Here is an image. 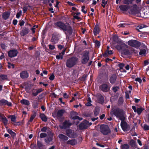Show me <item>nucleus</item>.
Masks as SVG:
<instances>
[{"mask_svg": "<svg viewBox=\"0 0 149 149\" xmlns=\"http://www.w3.org/2000/svg\"><path fill=\"white\" fill-rule=\"evenodd\" d=\"M100 31V28L99 25L98 24H96L93 30V33L95 36H96L97 34H99Z\"/></svg>", "mask_w": 149, "mask_h": 149, "instance_id": "nucleus-21", "label": "nucleus"}, {"mask_svg": "<svg viewBox=\"0 0 149 149\" xmlns=\"http://www.w3.org/2000/svg\"><path fill=\"white\" fill-rule=\"evenodd\" d=\"M109 55L107 53V50L103 54V56L104 58H106L107 56H108Z\"/></svg>", "mask_w": 149, "mask_h": 149, "instance_id": "nucleus-58", "label": "nucleus"}, {"mask_svg": "<svg viewBox=\"0 0 149 149\" xmlns=\"http://www.w3.org/2000/svg\"><path fill=\"white\" fill-rule=\"evenodd\" d=\"M9 118H10L11 121L15 122L16 120V117L14 115H10Z\"/></svg>", "mask_w": 149, "mask_h": 149, "instance_id": "nucleus-36", "label": "nucleus"}, {"mask_svg": "<svg viewBox=\"0 0 149 149\" xmlns=\"http://www.w3.org/2000/svg\"><path fill=\"white\" fill-rule=\"evenodd\" d=\"M47 134L45 133H41L40 134V137L41 138H43L47 137Z\"/></svg>", "mask_w": 149, "mask_h": 149, "instance_id": "nucleus-46", "label": "nucleus"}, {"mask_svg": "<svg viewBox=\"0 0 149 149\" xmlns=\"http://www.w3.org/2000/svg\"><path fill=\"white\" fill-rule=\"evenodd\" d=\"M1 46L2 49H5L6 46L4 44L1 43Z\"/></svg>", "mask_w": 149, "mask_h": 149, "instance_id": "nucleus-64", "label": "nucleus"}, {"mask_svg": "<svg viewBox=\"0 0 149 149\" xmlns=\"http://www.w3.org/2000/svg\"><path fill=\"white\" fill-rule=\"evenodd\" d=\"M143 129L144 130H149V126L146 124H145L143 125Z\"/></svg>", "mask_w": 149, "mask_h": 149, "instance_id": "nucleus-48", "label": "nucleus"}, {"mask_svg": "<svg viewBox=\"0 0 149 149\" xmlns=\"http://www.w3.org/2000/svg\"><path fill=\"white\" fill-rule=\"evenodd\" d=\"M18 53L17 50L16 49L10 50L8 52V56L10 58L16 56Z\"/></svg>", "mask_w": 149, "mask_h": 149, "instance_id": "nucleus-12", "label": "nucleus"}, {"mask_svg": "<svg viewBox=\"0 0 149 149\" xmlns=\"http://www.w3.org/2000/svg\"><path fill=\"white\" fill-rule=\"evenodd\" d=\"M58 137L60 140H62L64 141H67L68 139V138L67 136L62 134H59L58 135Z\"/></svg>", "mask_w": 149, "mask_h": 149, "instance_id": "nucleus-22", "label": "nucleus"}, {"mask_svg": "<svg viewBox=\"0 0 149 149\" xmlns=\"http://www.w3.org/2000/svg\"><path fill=\"white\" fill-rule=\"evenodd\" d=\"M65 111L64 109H60L58 110L57 113V116L58 117H61L65 113Z\"/></svg>", "mask_w": 149, "mask_h": 149, "instance_id": "nucleus-26", "label": "nucleus"}, {"mask_svg": "<svg viewBox=\"0 0 149 149\" xmlns=\"http://www.w3.org/2000/svg\"><path fill=\"white\" fill-rule=\"evenodd\" d=\"M123 50V52L124 54L125 55H131L132 54L129 50L127 49H125Z\"/></svg>", "mask_w": 149, "mask_h": 149, "instance_id": "nucleus-41", "label": "nucleus"}, {"mask_svg": "<svg viewBox=\"0 0 149 149\" xmlns=\"http://www.w3.org/2000/svg\"><path fill=\"white\" fill-rule=\"evenodd\" d=\"M66 135L70 138H73L77 136L76 134L72 130L70 129L66 130Z\"/></svg>", "mask_w": 149, "mask_h": 149, "instance_id": "nucleus-13", "label": "nucleus"}, {"mask_svg": "<svg viewBox=\"0 0 149 149\" xmlns=\"http://www.w3.org/2000/svg\"><path fill=\"white\" fill-rule=\"evenodd\" d=\"M21 124H22V121H18L17 122H15L14 123V125L15 126H17L18 125H19Z\"/></svg>", "mask_w": 149, "mask_h": 149, "instance_id": "nucleus-51", "label": "nucleus"}, {"mask_svg": "<svg viewBox=\"0 0 149 149\" xmlns=\"http://www.w3.org/2000/svg\"><path fill=\"white\" fill-rule=\"evenodd\" d=\"M79 127L80 130H82L87 129V126L84 123H81L79 124Z\"/></svg>", "mask_w": 149, "mask_h": 149, "instance_id": "nucleus-27", "label": "nucleus"}, {"mask_svg": "<svg viewBox=\"0 0 149 149\" xmlns=\"http://www.w3.org/2000/svg\"><path fill=\"white\" fill-rule=\"evenodd\" d=\"M7 132L11 135L13 138L16 135V133L13 132L10 129H8L7 130Z\"/></svg>", "mask_w": 149, "mask_h": 149, "instance_id": "nucleus-34", "label": "nucleus"}, {"mask_svg": "<svg viewBox=\"0 0 149 149\" xmlns=\"http://www.w3.org/2000/svg\"><path fill=\"white\" fill-rule=\"evenodd\" d=\"M77 143L75 139H72L68 140L67 142V143L68 144H70L72 145H74Z\"/></svg>", "mask_w": 149, "mask_h": 149, "instance_id": "nucleus-32", "label": "nucleus"}, {"mask_svg": "<svg viewBox=\"0 0 149 149\" xmlns=\"http://www.w3.org/2000/svg\"><path fill=\"white\" fill-rule=\"evenodd\" d=\"M72 125V123L69 120H66L62 124L59 125V127L61 129H65L69 128Z\"/></svg>", "mask_w": 149, "mask_h": 149, "instance_id": "nucleus-10", "label": "nucleus"}, {"mask_svg": "<svg viewBox=\"0 0 149 149\" xmlns=\"http://www.w3.org/2000/svg\"><path fill=\"white\" fill-rule=\"evenodd\" d=\"M130 6L129 5H122L119 6V8L121 10L123 11H127L128 9H130Z\"/></svg>", "mask_w": 149, "mask_h": 149, "instance_id": "nucleus-20", "label": "nucleus"}, {"mask_svg": "<svg viewBox=\"0 0 149 149\" xmlns=\"http://www.w3.org/2000/svg\"><path fill=\"white\" fill-rule=\"evenodd\" d=\"M21 13L22 11L21 10H20L17 13L16 15V17L17 18H19L20 17Z\"/></svg>", "mask_w": 149, "mask_h": 149, "instance_id": "nucleus-55", "label": "nucleus"}, {"mask_svg": "<svg viewBox=\"0 0 149 149\" xmlns=\"http://www.w3.org/2000/svg\"><path fill=\"white\" fill-rule=\"evenodd\" d=\"M110 86L107 83H103L99 86V89L104 93L109 92L110 90Z\"/></svg>", "mask_w": 149, "mask_h": 149, "instance_id": "nucleus-8", "label": "nucleus"}, {"mask_svg": "<svg viewBox=\"0 0 149 149\" xmlns=\"http://www.w3.org/2000/svg\"><path fill=\"white\" fill-rule=\"evenodd\" d=\"M0 118L1 120V121L3 123L4 125L6 127L8 123V120L4 116H0Z\"/></svg>", "mask_w": 149, "mask_h": 149, "instance_id": "nucleus-23", "label": "nucleus"}, {"mask_svg": "<svg viewBox=\"0 0 149 149\" xmlns=\"http://www.w3.org/2000/svg\"><path fill=\"white\" fill-rule=\"evenodd\" d=\"M85 8V6H83L81 7V11L83 12L84 13L86 14V11H85L84 10V9Z\"/></svg>", "mask_w": 149, "mask_h": 149, "instance_id": "nucleus-62", "label": "nucleus"}, {"mask_svg": "<svg viewBox=\"0 0 149 149\" xmlns=\"http://www.w3.org/2000/svg\"><path fill=\"white\" fill-rule=\"evenodd\" d=\"M97 97L98 102L101 104H102L104 102L103 96L101 94L99 93L97 94Z\"/></svg>", "mask_w": 149, "mask_h": 149, "instance_id": "nucleus-16", "label": "nucleus"}, {"mask_svg": "<svg viewBox=\"0 0 149 149\" xmlns=\"http://www.w3.org/2000/svg\"><path fill=\"white\" fill-rule=\"evenodd\" d=\"M47 127L46 126L42 128H41L40 129V130L41 132H47Z\"/></svg>", "mask_w": 149, "mask_h": 149, "instance_id": "nucleus-57", "label": "nucleus"}, {"mask_svg": "<svg viewBox=\"0 0 149 149\" xmlns=\"http://www.w3.org/2000/svg\"><path fill=\"white\" fill-rule=\"evenodd\" d=\"M43 91L42 88L39 89H33L32 90V95L33 96H36L38 94Z\"/></svg>", "mask_w": 149, "mask_h": 149, "instance_id": "nucleus-18", "label": "nucleus"}, {"mask_svg": "<svg viewBox=\"0 0 149 149\" xmlns=\"http://www.w3.org/2000/svg\"><path fill=\"white\" fill-rule=\"evenodd\" d=\"M20 77L22 79H26L29 76V73L27 71H23L20 73Z\"/></svg>", "mask_w": 149, "mask_h": 149, "instance_id": "nucleus-19", "label": "nucleus"}, {"mask_svg": "<svg viewBox=\"0 0 149 149\" xmlns=\"http://www.w3.org/2000/svg\"><path fill=\"white\" fill-rule=\"evenodd\" d=\"M54 25L58 27L63 31H67L68 33L71 35L72 33L73 29L71 26H67L65 24L61 21H58L54 23Z\"/></svg>", "mask_w": 149, "mask_h": 149, "instance_id": "nucleus-1", "label": "nucleus"}, {"mask_svg": "<svg viewBox=\"0 0 149 149\" xmlns=\"http://www.w3.org/2000/svg\"><path fill=\"white\" fill-rule=\"evenodd\" d=\"M49 48L50 49L52 50H54L55 48L54 45H49Z\"/></svg>", "mask_w": 149, "mask_h": 149, "instance_id": "nucleus-56", "label": "nucleus"}, {"mask_svg": "<svg viewBox=\"0 0 149 149\" xmlns=\"http://www.w3.org/2000/svg\"><path fill=\"white\" fill-rule=\"evenodd\" d=\"M63 57L62 55L60 54L59 53L58 55L56 56V58L57 59H62L63 58Z\"/></svg>", "mask_w": 149, "mask_h": 149, "instance_id": "nucleus-50", "label": "nucleus"}, {"mask_svg": "<svg viewBox=\"0 0 149 149\" xmlns=\"http://www.w3.org/2000/svg\"><path fill=\"white\" fill-rule=\"evenodd\" d=\"M37 146L39 149H40L41 148H42L43 146V145L42 143L38 140L37 141Z\"/></svg>", "mask_w": 149, "mask_h": 149, "instance_id": "nucleus-43", "label": "nucleus"}, {"mask_svg": "<svg viewBox=\"0 0 149 149\" xmlns=\"http://www.w3.org/2000/svg\"><path fill=\"white\" fill-rule=\"evenodd\" d=\"M135 0H124V3L127 5L132 4L133 1Z\"/></svg>", "mask_w": 149, "mask_h": 149, "instance_id": "nucleus-37", "label": "nucleus"}, {"mask_svg": "<svg viewBox=\"0 0 149 149\" xmlns=\"http://www.w3.org/2000/svg\"><path fill=\"white\" fill-rule=\"evenodd\" d=\"M8 67L9 68H11L13 69L15 68V65L13 64H11L10 62H8Z\"/></svg>", "mask_w": 149, "mask_h": 149, "instance_id": "nucleus-45", "label": "nucleus"}, {"mask_svg": "<svg viewBox=\"0 0 149 149\" xmlns=\"http://www.w3.org/2000/svg\"><path fill=\"white\" fill-rule=\"evenodd\" d=\"M124 101L123 97L122 96L119 97L118 102V104L119 106H121L123 104Z\"/></svg>", "mask_w": 149, "mask_h": 149, "instance_id": "nucleus-31", "label": "nucleus"}, {"mask_svg": "<svg viewBox=\"0 0 149 149\" xmlns=\"http://www.w3.org/2000/svg\"><path fill=\"white\" fill-rule=\"evenodd\" d=\"M124 120H121L120 126L123 130L124 131H128L130 129V127L127 123L125 121V118H124Z\"/></svg>", "mask_w": 149, "mask_h": 149, "instance_id": "nucleus-7", "label": "nucleus"}, {"mask_svg": "<svg viewBox=\"0 0 149 149\" xmlns=\"http://www.w3.org/2000/svg\"><path fill=\"white\" fill-rule=\"evenodd\" d=\"M55 76L53 74H52L49 77V79L51 80H53Z\"/></svg>", "mask_w": 149, "mask_h": 149, "instance_id": "nucleus-60", "label": "nucleus"}, {"mask_svg": "<svg viewBox=\"0 0 149 149\" xmlns=\"http://www.w3.org/2000/svg\"><path fill=\"white\" fill-rule=\"evenodd\" d=\"M128 45L132 47L135 48H138L141 46V42L137 40H131L127 42Z\"/></svg>", "mask_w": 149, "mask_h": 149, "instance_id": "nucleus-6", "label": "nucleus"}, {"mask_svg": "<svg viewBox=\"0 0 149 149\" xmlns=\"http://www.w3.org/2000/svg\"><path fill=\"white\" fill-rule=\"evenodd\" d=\"M32 106L33 108L36 109L38 107L39 102L36 100H33L32 101Z\"/></svg>", "mask_w": 149, "mask_h": 149, "instance_id": "nucleus-25", "label": "nucleus"}, {"mask_svg": "<svg viewBox=\"0 0 149 149\" xmlns=\"http://www.w3.org/2000/svg\"><path fill=\"white\" fill-rule=\"evenodd\" d=\"M117 77L116 74H112L109 78V81L111 84H113L116 81Z\"/></svg>", "mask_w": 149, "mask_h": 149, "instance_id": "nucleus-17", "label": "nucleus"}, {"mask_svg": "<svg viewBox=\"0 0 149 149\" xmlns=\"http://www.w3.org/2000/svg\"><path fill=\"white\" fill-rule=\"evenodd\" d=\"M129 144L133 148H136L137 146V145L135 141L133 139H131L129 142Z\"/></svg>", "mask_w": 149, "mask_h": 149, "instance_id": "nucleus-29", "label": "nucleus"}, {"mask_svg": "<svg viewBox=\"0 0 149 149\" xmlns=\"http://www.w3.org/2000/svg\"><path fill=\"white\" fill-rule=\"evenodd\" d=\"M116 48L118 50H123L125 48H128V46L123 42L121 40L118 42V45L116 46Z\"/></svg>", "mask_w": 149, "mask_h": 149, "instance_id": "nucleus-9", "label": "nucleus"}, {"mask_svg": "<svg viewBox=\"0 0 149 149\" xmlns=\"http://www.w3.org/2000/svg\"><path fill=\"white\" fill-rule=\"evenodd\" d=\"M121 149H128L130 147L127 144H124L121 145Z\"/></svg>", "mask_w": 149, "mask_h": 149, "instance_id": "nucleus-39", "label": "nucleus"}, {"mask_svg": "<svg viewBox=\"0 0 149 149\" xmlns=\"http://www.w3.org/2000/svg\"><path fill=\"white\" fill-rule=\"evenodd\" d=\"M100 112V109L96 107L95 108L94 111V115L96 116L99 114Z\"/></svg>", "mask_w": 149, "mask_h": 149, "instance_id": "nucleus-40", "label": "nucleus"}, {"mask_svg": "<svg viewBox=\"0 0 149 149\" xmlns=\"http://www.w3.org/2000/svg\"><path fill=\"white\" fill-rule=\"evenodd\" d=\"M60 35L57 33H54L52 36V38L51 39V42L53 44H55L57 43L59 39Z\"/></svg>", "mask_w": 149, "mask_h": 149, "instance_id": "nucleus-11", "label": "nucleus"}, {"mask_svg": "<svg viewBox=\"0 0 149 149\" xmlns=\"http://www.w3.org/2000/svg\"><path fill=\"white\" fill-rule=\"evenodd\" d=\"M111 112L117 118H119L120 120H124V118H125V116L124 111L122 109L119 108L113 109L112 110Z\"/></svg>", "mask_w": 149, "mask_h": 149, "instance_id": "nucleus-2", "label": "nucleus"}, {"mask_svg": "<svg viewBox=\"0 0 149 149\" xmlns=\"http://www.w3.org/2000/svg\"><path fill=\"white\" fill-rule=\"evenodd\" d=\"M53 139V136H49V137L45 139V141L46 143H49L50 142L52 141Z\"/></svg>", "mask_w": 149, "mask_h": 149, "instance_id": "nucleus-33", "label": "nucleus"}, {"mask_svg": "<svg viewBox=\"0 0 149 149\" xmlns=\"http://www.w3.org/2000/svg\"><path fill=\"white\" fill-rule=\"evenodd\" d=\"M36 112H34V113L31 115V117L30 118V120L29 121V122H31L33 119L36 117Z\"/></svg>", "mask_w": 149, "mask_h": 149, "instance_id": "nucleus-35", "label": "nucleus"}, {"mask_svg": "<svg viewBox=\"0 0 149 149\" xmlns=\"http://www.w3.org/2000/svg\"><path fill=\"white\" fill-rule=\"evenodd\" d=\"M20 103L22 104L29 106L30 104L29 101L28 100L23 99L21 100Z\"/></svg>", "mask_w": 149, "mask_h": 149, "instance_id": "nucleus-28", "label": "nucleus"}, {"mask_svg": "<svg viewBox=\"0 0 149 149\" xmlns=\"http://www.w3.org/2000/svg\"><path fill=\"white\" fill-rule=\"evenodd\" d=\"M144 110V109L143 107H141L140 108H137V113L138 115H140L141 113Z\"/></svg>", "mask_w": 149, "mask_h": 149, "instance_id": "nucleus-38", "label": "nucleus"}, {"mask_svg": "<svg viewBox=\"0 0 149 149\" xmlns=\"http://www.w3.org/2000/svg\"><path fill=\"white\" fill-rule=\"evenodd\" d=\"M78 60V58L75 56H72L69 58L66 62V67L69 68L73 67L77 63Z\"/></svg>", "mask_w": 149, "mask_h": 149, "instance_id": "nucleus-3", "label": "nucleus"}, {"mask_svg": "<svg viewBox=\"0 0 149 149\" xmlns=\"http://www.w3.org/2000/svg\"><path fill=\"white\" fill-rule=\"evenodd\" d=\"M125 64L123 63H120L118 65V66L120 68V69H122L125 66Z\"/></svg>", "mask_w": 149, "mask_h": 149, "instance_id": "nucleus-52", "label": "nucleus"}, {"mask_svg": "<svg viewBox=\"0 0 149 149\" xmlns=\"http://www.w3.org/2000/svg\"><path fill=\"white\" fill-rule=\"evenodd\" d=\"M40 117L42 121L44 122L47 121V118L44 113L41 114L40 116Z\"/></svg>", "mask_w": 149, "mask_h": 149, "instance_id": "nucleus-30", "label": "nucleus"}, {"mask_svg": "<svg viewBox=\"0 0 149 149\" xmlns=\"http://www.w3.org/2000/svg\"><path fill=\"white\" fill-rule=\"evenodd\" d=\"M10 14H9L8 13H6L4 14L3 15V18H5V19H7L9 17V16Z\"/></svg>", "mask_w": 149, "mask_h": 149, "instance_id": "nucleus-49", "label": "nucleus"}, {"mask_svg": "<svg viewBox=\"0 0 149 149\" xmlns=\"http://www.w3.org/2000/svg\"><path fill=\"white\" fill-rule=\"evenodd\" d=\"M95 44L96 47H99L100 46V42L98 40H96L95 41Z\"/></svg>", "mask_w": 149, "mask_h": 149, "instance_id": "nucleus-54", "label": "nucleus"}, {"mask_svg": "<svg viewBox=\"0 0 149 149\" xmlns=\"http://www.w3.org/2000/svg\"><path fill=\"white\" fill-rule=\"evenodd\" d=\"M136 9H133V8L131 7L130 11L131 13L133 14H135L136 13Z\"/></svg>", "mask_w": 149, "mask_h": 149, "instance_id": "nucleus-53", "label": "nucleus"}, {"mask_svg": "<svg viewBox=\"0 0 149 149\" xmlns=\"http://www.w3.org/2000/svg\"><path fill=\"white\" fill-rule=\"evenodd\" d=\"M77 113L76 112L74 111H71L70 114V118L73 120H76L75 118H76V117L77 116Z\"/></svg>", "mask_w": 149, "mask_h": 149, "instance_id": "nucleus-24", "label": "nucleus"}, {"mask_svg": "<svg viewBox=\"0 0 149 149\" xmlns=\"http://www.w3.org/2000/svg\"><path fill=\"white\" fill-rule=\"evenodd\" d=\"M100 132L104 135H107L111 132L110 130L107 125L102 124L100 126Z\"/></svg>", "mask_w": 149, "mask_h": 149, "instance_id": "nucleus-5", "label": "nucleus"}, {"mask_svg": "<svg viewBox=\"0 0 149 149\" xmlns=\"http://www.w3.org/2000/svg\"><path fill=\"white\" fill-rule=\"evenodd\" d=\"M81 62L82 64H85L89 60V52L88 51L85 50L81 54Z\"/></svg>", "mask_w": 149, "mask_h": 149, "instance_id": "nucleus-4", "label": "nucleus"}, {"mask_svg": "<svg viewBox=\"0 0 149 149\" xmlns=\"http://www.w3.org/2000/svg\"><path fill=\"white\" fill-rule=\"evenodd\" d=\"M9 107H11L12 105V103L10 102H8V101L5 99H1L0 100V106L3 105H6Z\"/></svg>", "mask_w": 149, "mask_h": 149, "instance_id": "nucleus-15", "label": "nucleus"}, {"mask_svg": "<svg viewBox=\"0 0 149 149\" xmlns=\"http://www.w3.org/2000/svg\"><path fill=\"white\" fill-rule=\"evenodd\" d=\"M135 80L136 81H138L139 83H141L142 82V80L140 78H137L135 79Z\"/></svg>", "mask_w": 149, "mask_h": 149, "instance_id": "nucleus-63", "label": "nucleus"}, {"mask_svg": "<svg viewBox=\"0 0 149 149\" xmlns=\"http://www.w3.org/2000/svg\"><path fill=\"white\" fill-rule=\"evenodd\" d=\"M146 53V50L145 49L141 50L139 52V54L141 55H145Z\"/></svg>", "mask_w": 149, "mask_h": 149, "instance_id": "nucleus-47", "label": "nucleus"}, {"mask_svg": "<svg viewBox=\"0 0 149 149\" xmlns=\"http://www.w3.org/2000/svg\"><path fill=\"white\" fill-rule=\"evenodd\" d=\"M7 79V76L6 75L4 74L0 75V79L5 80Z\"/></svg>", "mask_w": 149, "mask_h": 149, "instance_id": "nucleus-44", "label": "nucleus"}, {"mask_svg": "<svg viewBox=\"0 0 149 149\" xmlns=\"http://www.w3.org/2000/svg\"><path fill=\"white\" fill-rule=\"evenodd\" d=\"M30 31L28 27H24L20 32V35L21 36H24L28 34Z\"/></svg>", "mask_w": 149, "mask_h": 149, "instance_id": "nucleus-14", "label": "nucleus"}, {"mask_svg": "<svg viewBox=\"0 0 149 149\" xmlns=\"http://www.w3.org/2000/svg\"><path fill=\"white\" fill-rule=\"evenodd\" d=\"M28 9V8L27 6H24L23 7V11L24 13H25L26 12Z\"/></svg>", "mask_w": 149, "mask_h": 149, "instance_id": "nucleus-61", "label": "nucleus"}, {"mask_svg": "<svg viewBox=\"0 0 149 149\" xmlns=\"http://www.w3.org/2000/svg\"><path fill=\"white\" fill-rule=\"evenodd\" d=\"M119 89V87L118 86H114L112 89V90L114 93H116Z\"/></svg>", "mask_w": 149, "mask_h": 149, "instance_id": "nucleus-42", "label": "nucleus"}, {"mask_svg": "<svg viewBox=\"0 0 149 149\" xmlns=\"http://www.w3.org/2000/svg\"><path fill=\"white\" fill-rule=\"evenodd\" d=\"M24 23H25V22L24 21H23V20L20 21H19V24L20 26H22L23 25H24Z\"/></svg>", "mask_w": 149, "mask_h": 149, "instance_id": "nucleus-59", "label": "nucleus"}]
</instances>
